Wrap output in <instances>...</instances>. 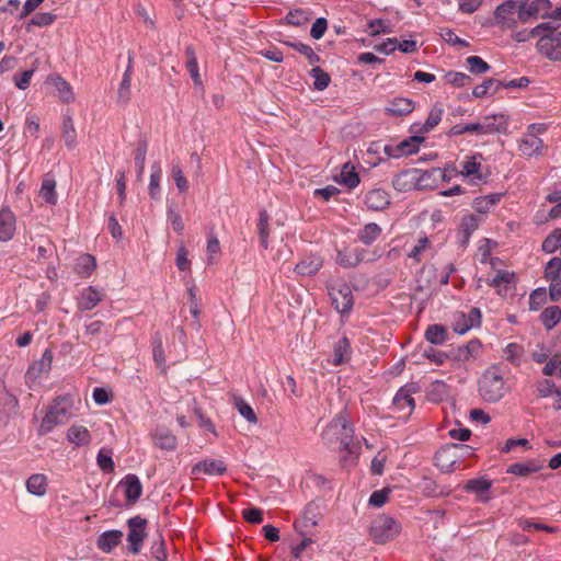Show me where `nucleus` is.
<instances>
[{"label": "nucleus", "mask_w": 561, "mask_h": 561, "mask_svg": "<svg viewBox=\"0 0 561 561\" xmlns=\"http://www.w3.org/2000/svg\"><path fill=\"white\" fill-rule=\"evenodd\" d=\"M321 437L329 447H339L340 450L348 453L350 457H342L341 462H347L358 456L359 445L354 443V427L348 420L346 411H341L323 430Z\"/></svg>", "instance_id": "obj_1"}, {"label": "nucleus", "mask_w": 561, "mask_h": 561, "mask_svg": "<svg viewBox=\"0 0 561 561\" xmlns=\"http://www.w3.org/2000/svg\"><path fill=\"white\" fill-rule=\"evenodd\" d=\"M479 393L489 403L499 402L506 393L504 377L500 367H489L479 379Z\"/></svg>", "instance_id": "obj_2"}, {"label": "nucleus", "mask_w": 561, "mask_h": 561, "mask_svg": "<svg viewBox=\"0 0 561 561\" xmlns=\"http://www.w3.org/2000/svg\"><path fill=\"white\" fill-rule=\"evenodd\" d=\"M71 416V402L68 397H57L48 408L38 427L39 435L50 433L56 426L65 424Z\"/></svg>", "instance_id": "obj_3"}, {"label": "nucleus", "mask_w": 561, "mask_h": 561, "mask_svg": "<svg viewBox=\"0 0 561 561\" xmlns=\"http://www.w3.org/2000/svg\"><path fill=\"white\" fill-rule=\"evenodd\" d=\"M399 520L387 514L377 515L370 523L369 536L375 543L383 545L394 540L401 533Z\"/></svg>", "instance_id": "obj_4"}, {"label": "nucleus", "mask_w": 561, "mask_h": 561, "mask_svg": "<svg viewBox=\"0 0 561 561\" xmlns=\"http://www.w3.org/2000/svg\"><path fill=\"white\" fill-rule=\"evenodd\" d=\"M530 34L534 37L540 36L538 47L547 56L551 55V50L561 47V32L552 28L549 23L538 24Z\"/></svg>", "instance_id": "obj_5"}, {"label": "nucleus", "mask_w": 561, "mask_h": 561, "mask_svg": "<svg viewBox=\"0 0 561 561\" xmlns=\"http://www.w3.org/2000/svg\"><path fill=\"white\" fill-rule=\"evenodd\" d=\"M329 295L335 310L341 314H348L354 305L352 289L348 284L341 282L329 287Z\"/></svg>", "instance_id": "obj_6"}, {"label": "nucleus", "mask_w": 561, "mask_h": 561, "mask_svg": "<svg viewBox=\"0 0 561 561\" xmlns=\"http://www.w3.org/2000/svg\"><path fill=\"white\" fill-rule=\"evenodd\" d=\"M551 2L549 0H533L527 3L525 0H520L518 10V20L522 23H527L533 19H545L551 16L550 13Z\"/></svg>", "instance_id": "obj_7"}, {"label": "nucleus", "mask_w": 561, "mask_h": 561, "mask_svg": "<svg viewBox=\"0 0 561 561\" xmlns=\"http://www.w3.org/2000/svg\"><path fill=\"white\" fill-rule=\"evenodd\" d=\"M147 525V520L141 516H134L127 520L128 526V551L136 556L140 552L142 542L147 536L145 528Z\"/></svg>", "instance_id": "obj_8"}, {"label": "nucleus", "mask_w": 561, "mask_h": 561, "mask_svg": "<svg viewBox=\"0 0 561 561\" xmlns=\"http://www.w3.org/2000/svg\"><path fill=\"white\" fill-rule=\"evenodd\" d=\"M449 359L458 367L467 362L476 359L480 356L482 352V344L480 340L472 339L468 343L463 345H459L457 347H453L449 351Z\"/></svg>", "instance_id": "obj_9"}, {"label": "nucleus", "mask_w": 561, "mask_h": 561, "mask_svg": "<svg viewBox=\"0 0 561 561\" xmlns=\"http://www.w3.org/2000/svg\"><path fill=\"white\" fill-rule=\"evenodd\" d=\"M424 136L414 134L413 136L400 141L398 145H386L385 153L390 158H401L419 151L420 145L424 141Z\"/></svg>", "instance_id": "obj_10"}, {"label": "nucleus", "mask_w": 561, "mask_h": 561, "mask_svg": "<svg viewBox=\"0 0 561 561\" xmlns=\"http://www.w3.org/2000/svg\"><path fill=\"white\" fill-rule=\"evenodd\" d=\"M520 0H506L496 7L494 19L502 28H514L516 26L515 13L518 14Z\"/></svg>", "instance_id": "obj_11"}, {"label": "nucleus", "mask_w": 561, "mask_h": 561, "mask_svg": "<svg viewBox=\"0 0 561 561\" xmlns=\"http://www.w3.org/2000/svg\"><path fill=\"white\" fill-rule=\"evenodd\" d=\"M481 310L477 307H473L469 310L468 313H456L453 322V329L457 334L463 335L471 329L479 328L481 325Z\"/></svg>", "instance_id": "obj_12"}, {"label": "nucleus", "mask_w": 561, "mask_h": 561, "mask_svg": "<svg viewBox=\"0 0 561 561\" xmlns=\"http://www.w3.org/2000/svg\"><path fill=\"white\" fill-rule=\"evenodd\" d=\"M227 471L226 463L220 459H204L194 465L191 469V478L199 479L201 474L219 477Z\"/></svg>", "instance_id": "obj_13"}, {"label": "nucleus", "mask_w": 561, "mask_h": 561, "mask_svg": "<svg viewBox=\"0 0 561 561\" xmlns=\"http://www.w3.org/2000/svg\"><path fill=\"white\" fill-rule=\"evenodd\" d=\"M419 389L414 382L402 386L396 393L392 400V405L397 411L405 412L409 414L414 409V399L412 394Z\"/></svg>", "instance_id": "obj_14"}, {"label": "nucleus", "mask_w": 561, "mask_h": 561, "mask_svg": "<svg viewBox=\"0 0 561 561\" xmlns=\"http://www.w3.org/2000/svg\"><path fill=\"white\" fill-rule=\"evenodd\" d=\"M117 488L124 489L127 506L134 505L142 494V485L136 474L129 473L121 480Z\"/></svg>", "instance_id": "obj_15"}, {"label": "nucleus", "mask_w": 561, "mask_h": 561, "mask_svg": "<svg viewBox=\"0 0 561 561\" xmlns=\"http://www.w3.org/2000/svg\"><path fill=\"white\" fill-rule=\"evenodd\" d=\"M492 486V481L485 477H479L474 479H470L463 485V490L467 493H473L478 496V501L482 503H486L491 500L486 493L490 491Z\"/></svg>", "instance_id": "obj_16"}, {"label": "nucleus", "mask_w": 561, "mask_h": 561, "mask_svg": "<svg viewBox=\"0 0 561 561\" xmlns=\"http://www.w3.org/2000/svg\"><path fill=\"white\" fill-rule=\"evenodd\" d=\"M15 215L8 206L0 209V241L7 242L11 240L15 232Z\"/></svg>", "instance_id": "obj_17"}, {"label": "nucleus", "mask_w": 561, "mask_h": 561, "mask_svg": "<svg viewBox=\"0 0 561 561\" xmlns=\"http://www.w3.org/2000/svg\"><path fill=\"white\" fill-rule=\"evenodd\" d=\"M483 135L504 134L507 131V118L503 114L486 115L482 118Z\"/></svg>", "instance_id": "obj_18"}, {"label": "nucleus", "mask_w": 561, "mask_h": 561, "mask_svg": "<svg viewBox=\"0 0 561 561\" xmlns=\"http://www.w3.org/2000/svg\"><path fill=\"white\" fill-rule=\"evenodd\" d=\"M365 253L366 250L362 248L339 250L335 261L344 268H352L357 266L364 260Z\"/></svg>", "instance_id": "obj_19"}, {"label": "nucleus", "mask_w": 561, "mask_h": 561, "mask_svg": "<svg viewBox=\"0 0 561 561\" xmlns=\"http://www.w3.org/2000/svg\"><path fill=\"white\" fill-rule=\"evenodd\" d=\"M444 110L440 106L435 105L428 113L425 123H414L411 129L414 134L424 135L433 130L443 118Z\"/></svg>", "instance_id": "obj_20"}, {"label": "nucleus", "mask_w": 561, "mask_h": 561, "mask_svg": "<svg viewBox=\"0 0 561 561\" xmlns=\"http://www.w3.org/2000/svg\"><path fill=\"white\" fill-rule=\"evenodd\" d=\"M415 107L411 99L398 96L391 100L385 108V113L393 117L409 115Z\"/></svg>", "instance_id": "obj_21"}, {"label": "nucleus", "mask_w": 561, "mask_h": 561, "mask_svg": "<svg viewBox=\"0 0 561 561\" xmlns=\"http://www.w3.org/2000/svg\"><path fill=\"white\" fill-rule=\"evenodd\" d=\"M103 299V293L93 286H89L78 297V308L81 311L92 310Z\"/></svg>", "instance_id": "obj_22"}, {"label": "nucleus", "mask_w": 561, "mask_h": 561, "mask_svg": "<svg viewBox=\"0 0 561 561\" xmlns=\"http://www.w3.org/2000/svg\"><path fill=\"white\" fill-rule=\"evenodd\" d=\"M365 204L371 210H383L390 204V195L382 188H374L365 195Z\"/></svg>", "instance_id": "obj_23"}, {"label": "nucleus", "mask_w": 561, "mask_h": 561, "mask_svg": "<svg viewBox=\"0 0 561 561\" xmlns=\"http://www.w3.org/2000/svg\"><path fill=\"white\" fill-rule=\"evenodd\" d=\"M542 468V461L529 459L525 462H515L510 465L506 469V473L514 474L517 477H528L533 473L540 471Z\"/></svg>", "instance_id": "obj_24"}, {"label": "nucleus", "mask_w": 561, "mask_h": 561, "mask_svg": "<svg viewBox=\"0 0 561 561\" xmlns=\"http://www.w3.org/2000/svg\"><path fill=\"white\" fill-rule=\"evenodd\" d=\"M122 538L123 531L117 529L106 530L98 537L96 546L101 551L110 553L121 543Z\"/></svg>", "instance_id": "obj_25"}, {"label": "nucleus", "mask_w": 561, "mask_h": 561, "mask_svg": "<svg viewBox=\"0 0 561 561\" xmlns=\"http://www.w3.org/2000/svg\"><path fill=\"white\" fill-rule=\"evenodd\" d=\"M420 489L426 497H444L451 493V489L447 485H440L435 480L424 477L420 482Z\"/></svg>", "instance_id": "obj_26"}, {"label": "nucleus", "mask_w": 561, "mask_h": 561, "mask_svg": "<svg viewBox=\"0 0 561 561\" xmlns=\"http://www.w3.org/2000/svg\"><path fill=\"white\" fill-rule=\"evenodd\" d=\"M67 439L75 447L88 446L91 443V434L83 425H71L67 431Z\"/></svg>", "instance_id": "obj_27"}, {"label": "nucleus", "mask_w": 561, "mask_h": 561, "mask_svg": "<svg viewBox=\"0 0 561 561\" xmlns=\"http://www.w3.org/2000/svg\"><path fill=\"white\" fill-rule=\"evenodd\" d=\"M319 514V506L313 502L308 503L304 508L301 518L295 522V527L297 529H307L317 526Z\"/></svg>", "instance_id": "obj_28"}, {"label": "nucleus", "mask_w": 561, "mask_h": 561, "mask_svg": "<svg viewBox=\"0 0 561 561\" xmlns=\"http://www.w3.org/2000/svg\"><path fill=\"white\" fill-rule=\"evenodd\" d=\"M53 363V352L50 350H45L41 359L33 365H31L26 371V378H37L44 373H48L51 368Z\"/></svg>", "instance_id": "obj_29"}, {"label": "nucleus", "mask_w": 561, "mask_h": 561, "mask_svg": "<svg viewBox=\"0 0 561 561\" xmlns=\"http://www.w3.org/2000/svg\"><path fill=\"white\" fill-rule=\"evenodd\" d=\"M543 147L542 139L534 133H527L520 140L519 150L523 154L531 157L538 154Z\"/></svg>", "instance_id": "obj_30"}, {"label": "nucleus", "mask_w": 561, "mask_h": 561, "mask_svg": "<svg viewBox=\"0 0 561 561\" xmlns=\"http://www.w3.org/2000/svg\"><path fill=\"white\" fill-rule=\"evenodd\" d=\"M478 227L479 220L474 215H467L461 219L458 238L462 247L468 244L471 234Z\"/></svg>", "instance_id": "obj_31"}, {"label": "nucleus", "mask_w": 561, "mask_h": 561, "mask_svg": "<svg viewBox=\"0 0 561 561\" xmlns=\"http://www.w3.org/2000/svg\"><path fill=\"white\" fill-rule=\"evenodd\" d=\"M351 353V343L348 339L346 336L341 337L334 344L332 364L337 366L345 363L350 359Z\"/></svg>", "instance_id": "obj_32"}, {"label": "nucleus", "mask_w": 561, "mask_h": 561, "mask_svg": "<svg viewBox=\"0 0 561 561\" xmlns=\"http://www.w3.org/2000/svg\"><path fill=\"white\" fill-rule=\"evenodd\" d=\"M185 54H186L185 67L194 82V85L199 88L201 90H203V80L199 75L198 64H197V59H196L195 51H194L193 47L188 46L186 48Z\"/></svg>", "instance_id": "obj_33"}, {"label": "nucleus", "mask_w": 561, "mask_h": 561, "mask_svg": "<svg viewBox=\"0 0 561 561\" xmlns=\"http://www.w3.org/2000/svg\"><path fill=\"white\" fill-rule=\"evenodd\" d=\"M477 158L482 159L481 153H477L471 157H466V160L461 162V171L460 173L463 176L471 178L472 181L474 180H482V176L480 174V162L477 161Z\"/></svg>", "instance_id": "obj_34"}, {"label": "nucleus", "mask_w": 561, "mask_h": 561, "mask_svg": "<svg viewBox=\"0 0 561 561\" xmlns=\"http://www.w3.org/2000/svg\"><path fill=\"white\" fill-rule=\"evenodd\" d=\"M25 486L28 493L36 496H43L47 491V478L42 473L32 474L26 480Z\"/></svg>", "instance_id": "obj_35"}, {"label": "nucleus", "mask_w": 561, "mask_h": 561, "mask_svg": "<svg viewBox=\"0 0 561 561\" xmlns=\"http://www.w3.org/2000/svg\"><path fill=\"white\" fill-rule=\"evenodd\" d=\"M321 266L322 260L319 256H311L297 263L295 271L302 276H312L319 272Z\"/></svg>", "instance_id": "obj_36"}, {"label": "nucleus", "mask_w": 561, "mask_h": 561, "mask_svg": "<svg viewBox=\"0 0 561 561\" xmlns=\"http://www.w3.org/2000/svg\"><path fill=\"white\" fill-rule=\"evenodd\" d=\"M154 444L161 449L171 450L175 447V436L164 427H158L153 432Z\"/></svg>", "instance_id": "obj_37"}, {"label": "nucleus", "mask_w": 561, "mask_h": 561, "mask_svg": "<svg viewBox=\"0 0 561 561\" xmlns=\"http://www.w3.org/2000/svg\"><path fill=\"white\" fill-rule=\"evenodd\" d=\"M381 234V228L376 222H369L366 224L359 231H358V240L366 244L370 245L373 244Z\"/></svg>", "instance_id": "obj_38"}, {"label": "nucleus", "mask_w": 561, "mask_h": 561, "mask_svg": "<svg viewBox=\"0 0 561 561\" xmlns=\"http://www.w3.org/2000/svg\"><path fill=\"white\" fill-rule=\"evenodd\" d=\"M425 339L433 345H442L447 341L448 332L442 324H432L425 331Z\"/></svg>", "instance_id": "obj_39"}, {"label": "nucleus", "mask_w": 561, "mask_h": 561, "mask_svg": "<svg viewBox=\"0 0 561 561\" xmlns=\"http://www.w3.org/2000/svg\"><path fill=\"white\" fill-rule=\"evenodd\" d=\"M53 85L58 91L60 100L65 103H70L75 101V95L71 89V85L60 76H55L50 78Z\"/></svg>", "instance_id": "obj_40"}, {"label": "nucleus", "mask_w": 561, "mask_h": 561, "mask_svg": "<svg viewBox=\"0 0 561 561\" xmlns=\"http://www.w3.org/2000/svg\"><path fill=\"white\" fill-rule=\"evenodd\" d=\"M540 320L547 330L553 329L561 320V309L559 306H550L543 309Z\"/></svg>", "instance_id": "obj_41"}, {"label": "nucleus", "mask_w": 561, "mask_h": 561, "mask_svg": "<svg viewBox=\"0 0 561 561\" xmlns=\"http://www.w3.org/2000/svg\"><path fill=\"white\" fill-rule=\"evenodd\" d=\"M501 89L502 81L490 78L484 80L481 84L474 87L472 94L474 98H484L489 95L490 92L492 94L497 93Z\"/></svg>", "instance_id": "obj_42"}, {"label": "nucleus", "mask_w": 561, "mask_h": 561, "mask_svg": "<svg viewBox=\"0 0 561 561\" xmlns=\"http://www.w3.org/2000/svg\"><path fill=\"white\" fill-rule=\"evenodd\" d=\"M501 197L502 194L500 193L477 197L473 201V208L478 213L485 214L491 207L495 206L501 201Z\"/></svg>", "instance_id": "obj_43"}, {"label": "nucleus", "mask_w": 561, "mask_h": 561, "mask_svg": "<svg viewBox=\"0 0 561 561\" xmlns=\"http://www.w3.org/2000/svg\"><path fill=\"white\" fill-rule=\"evenodd\" d=\"M270 216L265 209H262L259 213V221H257V233L260 237V243L263 249L268 248V237H270V225H268Z\"/></svg>", "instance_id": "obj_44"}, {"label": "nucleus", "mask_w": 561, "mask_h": 561, "mask_svg": "<svg viewBox=\"0 0 561 561\" xmlns=\"http://www.w3.org/2000/svg\"><path fill=\"white\" fill-rule=\"evenodd\" d=\"M62 138L69 149L75 148L77 140V133L70 115H64L62 118Z\"/></svg>", "instance_id": "obj_45"}, {"label": "nucleus", "mask_w": 561, "mask_h": 561, "mask_svg": "<svg viewBox=\"0 0 561 561\" xmlns=\"http://www.w3.org/2000/svg\"><path fill=\"white\" fill-rule=\"evenodd\" d=\"M340 183L348 188H354L359 184V176L355 171L354 165L345 163L340 173Z\"/></svg>", "instance_id": "obj_46"}, {"label": "nucleus", "mask_w": 561, "mask_h": 561, "mask_svg": "<svg viewBox=\"0 0 561 561\" xmlns=\"http://www.w3.org/2000/svg\"><path fill=\"white\" fill-rule=\"evenodd\" d=\"M514 282L515 274L513 272L499 271L495 277L488 280V285L497 288V290L501 291V289H507V286Z\"/></svg>", "instance_id": "obj_47"}, {"label": "nucleus", "mask_w": 561, "mask_h": 561, "mask_svg": "<svg viewBox=\"0 0 561 561\" xmlns=\"http://www.w3.org/2000/svg\"><path fill=\"white\" fill-rule=\"evenodd\" d=\"M162 176L161 167L159 163H153L151 165V174H150V182H149V195L151 198L157 199L160 198V181Z\"/></svg>", "instance_id": "obj_48"}, {"label": "nucleus", "mask_w": 561, "mask_h": 561, "mask_svg": "<svg viewBox=\"0 0 561 561\" xmlns=\"http://www.w3.org/2000/svg\"><path fill=\"white\" fill-rule=\"evenodd\" d=\"M430 248L431 242L428 238L424 234L417 240L416 244L409 251L408 256L409 259H412L414 262L420 263L424 257V253Z\"/></svg>", "instance_id": "obj_49"}, {"label": "nucleus", "mask_w": 561, "mask_h": 561, "mask_svg": "<svg viewBox=\"0 0 561 561\" xmlns=\"http://www.w3.org/2000/svg\"><path fill=\"white\" fill-rule=\"evenodd\" d=\"M148 145L146 140H140L134 152V160L137 167V178L141 179L145 171V161L147 156Z\"/></svg>", "instance_id": "obj_50"}, {"label": "nucleus", "mask_w": 561, "mask_h": 561, "mask_svg": "<svg viewBox=\"0 0 561 561\" xmlns=\"http://www.w3.org/2000/svg\"><path fill=\"white\" fill-rule=\"evenodd\" d=\"M309 73L313 78V88L317 91H323L329 87L331 78L323 69L317 66Z\"/></svg>", "instance_id": "obj_51"}, {"label": "nucleus", "mask_w": 561, "mask_h": 561, "mask_svg": "<svg viewBox=\"0 0 561 561\" xmlns=\"http://www.w3.org/2000/svg\"><path fill=\"white\" fill-rule=\"evenodd\" d=\"M197 288L195 284L191 280L186 282V294L188 298V307H190V313L194 318V320L198 321L199 316V307H198V300L196 297Z\"/></svg>", "instance_id": "obj_52"}, {"label": "nucleus", "mask_w": 561, "mask_h": 561, "mask_svg": "<svg viewBox=\"0 0 561 561\" xmlns=\"http://www.w3.org/2000/svg\"><path fill=\"white\" fill-rule=\"evenodd\" d=\"M542 251L546 253H554L561 250V228L554 229L542 242Z\"/></svg>", "instance_id": "obj_53"}, {"label": "nucleus", "mask_w": 561, "mask_h": 561, "mask_svg": "<svg viewBox=\"0 0 561 561\" xmlns=\"http://www.w3.org/2000/svg\"><path fill=\"white\" fill-rule=\"evenodd\" d=\"M56 182L51 179H45L41 186V196L47 204L55 205L57 203V194L55 191Z\"/></svg>", "instance_id": "obj_54"}, {"label": "nucleus", "mask_w": 561, "mask_h": 561, "mask_svg": "<svg viewBox=\"0 0 561 561\" xmlns=\"http://www.w3.org/2000/svg\"><path fill=\"white\" fill-rule=\"evenodd\" d=\"M234 408L249 423L255 424L257 422L254 410L242 398H234Z\"/></svg>", "instance_id": "obj_55"}, {"label": "nucleus", "mask_w": 561, "mask_h": 561, "mask_svg": "<svg viewBox=\"0 0 561 561\" xmlns=\"http://www.w3.org/2000/svg\"><path fill=\"white\" fill-rule=\"evenodd\" d=\"M95 265V259L92 255L83 254L77 261L76 271L82 276H89Z\"/></svg>", "instance_id": "obj_56"}, {"label": "nucleus", "mask_w": 561, "mask_h": 561, "mask_svg": "<svg viewBox=\"0 0 561 561\" xmlns=\"http://www.w3.org/2000/svg\"><path fill=\"white\" fill-rule=\"evenodd\" d=\"M96 463L104 472H113L115 465L112 458V450L102 448L96 456Z\"/></svg>", "instance_id": "obj_57"}, {"label": "nucleus", "mask_w": 561, "mask_h": 561, "mask_svg": "<svg viewBox=\"0 0 561 561\" xmlns=\"http://www.w3.org/2000/svg\"><path fill=\"white\" fill-rule=\"evenodd\" d=\"M293 49L297 50L301 55L306 56L310 65H316L320 61L319 55H317L311 46L304 44L301 42L288 43Z\"/></svg>", "instance_id": "obj_58"}, {"label": "nucleus", "mask_w": 561, "mask_h": 561, "mask_svg": "<svg viewBox=\"0 0 561 561\" xmlns=\"http://www.w3.org/2000/svg\"><path fill=\"white\" fill-rule=\"evenodd\" d=\"M309 19V13L302 9L290 10L286 15V22L294 26H301L306 24Z\"/></svg>", "instance_id": "obj_59"}, {"label": "nucleus", "mask_w": 561, "mask_h": 561, "mask_svg": "<svg viewBox=\"0 0 561 561\" xmlns=\"http://www.w3.org/2000/svg\"><path fill=\"white\" fill-rule=\"evenodd\" d=\"M445 81L454 87L462 88L471 82V77L458 71H448L445 75Z\"/></svg>", "instance_id": "obj_60"}, {"label": "nucleus", "mask_w": 561, "mask_h": 561, "mask_svg": "<svg viewBox=\"0 0 561 561\" xmlns=\"http://www.w3.org/2000/svg\"><path fill=\"white\" fill-rule=\"evenodd\" d=\"M469 70L473 75H482L490 70V65L479 56H470L467 58Z\"/></svg>", "instance_id": "obj_61"}, {"label": "nucleus", "mask_w": 561, "mask_h": 561, "mask_svg": "<svg viewBox=\"0 0 561 561\" xmlns=\"http://www.w3.org/2000/svg\"><path fill=\"white\" fill-rule=\"evenodd\" d=\"M524 354V348L522 345L517 343H510L504 348V355L506 360L512 363L513 365H518L519 359Z\"/></svg>", "instance_id": "obj_62"}, {"label": "nucleus", "mask_w": 561, "mask_h": 561, "mask_svg": "<svg viewBox=\"0 0 561 561\" xmlns=\"http://www.w3.org/2000/svg\"><path fill=\"white\" fill-rule=\"evenodd\" d=\"M390 493H391V490L389 488H383V489L374 491L370 494L369 500H368L369 505H371L374 507H381L388 501Z\"/></svg>", "instance_id": "obj_63"}, {"label": "nucleus", "mask_w": 561, "mask_h": 561, "mask_svg": "<svg viewBox=\"0 0 561 561\" xmlns=\"http://www.w3.org/2000/svg\"><path fill=\"white\" fill-rule=\"evenodd\" d=\"M537 393L540 398H547L550 396H554V393L559 390L554 382L550 379H541L536 385Z\"/></svg>", "instance_id": "obj_64"}]
</instances>
